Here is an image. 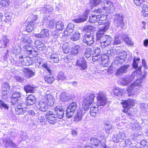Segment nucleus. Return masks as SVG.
Here are the masks:
<instances>
[{"instance_id": "nucleus-29", "label": "nucleus", "mask_w": 148, "mask_h": 148, "mask_svg": "<svg viewBox=\"0 0 148 148\" xmlns=\"http://www.w3.org/2000/svg\"><path fill=\"white\" fill-rule=\"evenodd\" d=\"M98 23L99 25L107 23L106 21L107 16L103 14L98 15Z\"/></svg>"}, {"instance_id": "nucleus-1", "label": "nucleus", "mask_w": 148, "mask_h": 148, "mask_svg": "<svg viewBox=\"0 0 148 148\" xmlns=\"http://www.w3.org/2000/svg\"><path fill=\"white\" fill-rule=\"evenodd\" d=\"M143 82V79L141 77L140 78H139L134 82L132 84L127 87V91L129 96H132L139 92L140 87L142 86Z\"/></svg>"}, {"instance_id": "nucleus-10", "label": "nucleus", "mask_w": 148, "mask_h": 148, "mask_svg": "<svg viewBox=\"0 0 148 148\" xmlns=\"http://www.w3.org/2000/svg\"><path fill=\"white\" fill-rule=\"evenodd\" d=\"M19 61L23 65L29 66L33 64V61L29 58L22 55L19 57Z\"/></svg>"}, {"instance_id": "nucleus-44", "label": "nucleus", "mask_w": 148, "mask_h": 148, "mask_svg": "<svg viewBox=\"0 0 148 148\" xmlns=\"http://www.w3.org/2000/svg\"><path fill=\"white\" fill-rule=\"evenodd\" d=\"M102 0H90V5L92 7H95L102 2Z\"/></svg>"}, {"instance_id": "nucleus-21", "label": "nucleus", "mask_w": 148, "mask_h": 148, "mask_svg": "<svg viewBox=\"0 0 148 148\" xmlns=\"http://www.w3.org/2000/svg\"><path fill=\"white\" fill-rule=\"evenodd\" d=\"M44 101L49 106H52L53 105L54 103V99L53 96L50 94H48Z\"/></svg>"}, {"instance_id": "nucleus-38", "label": "nucleus", "mask_w": 148, "mask_h": 148, "mask_svg": "<svg viewBox=\"0 0 148 148\" xmlns=\"http://www.w3.org/2000/svg\"><path fill=\"white\" fill-rule=\"evenodd\" d=\"M105 36L104 33L103 32H102L99 30V31H98L96 34L97 43H98H98L99 42H98V41H100V39L101 40L102 38L104 36Z\"/></svg>"}, {"instance_id": "nucleus-2", "label": "nucleus", "mask_w": 148, "mask_h": 148, "mask_svg": "<svg viewBox=\"0 0 148 148\" xmlns=\"http://www.w3.org/2000/svg\"><path fill=\"white\" fill-rule=\"evenodd\" d=\"M95 96L94 94H90L86 96L83 100L82 105L84 110H87L91 104L93 103Z\"/></svg>"}, {"instance_id": "nucleus-4", "label": "nucleus", "mask_w": 148, "mask_h": 148, "mask_svg": "<svg viewBox=\"0 0 148 148\" xmlns=\"http://www.w3.org/2000/svg\"><path fill=\"white\" fill-rule=\"evenodd\" d=\"M121 103L123 105V107L125 108L124 110L123 111L129 116H131L132 112L129 109H127L126 108H130V106H134V100L133 99H128L124 101L123 102H121Z\"/></svg>"}, {"instance_id": "nucleus-54", "label": "nucleus", "mask_w": 148, "mask_h": 148, "mask_svg": "<svg viewBox=\"0 0 148 148\" xmlns=\"http://www.w3.org/2000/svg\"><path fill=\"white\" fill-rule=\"evenodd\" d=\"M42 10L44 12L48 13L52 12L53 10V8L50 6L47 5L43 8Z\"/></svg>"}, {"instance_id": "nucleus-25", "label": "nucleus", "mask_w": 148, "mask_h": 148, "mask_svg": "<svg viewBox=\"0 0 148 148\" xmlns=\"http://www.w3.org/2000/svg\"><path fill=\"white\" fill-rule=\"evenodd\" d=\"M39 109L42 112H45L47 110L49 106L44 101H40L38 103Z\"/></svg>"}, {"instance_id": "nucleus-58", "label": "nucleus", "mask_w": 148, "mask_h": 148, "mask_svg": "<svg viewBox=\"0 0 148 148\" xmlns=\"http://www.w3.org/2000/svg\"><path fill=\"white\" fill-rule=\"evenodd\" d=\"M60 34L58 31L55 30L52 32L51 35L55 38H58L60 37Z\"/></svg>"}, {"instance_id": "nucleus-17", "label": "nucleus", "mask_w": 148, "mask_h": 148, "mask_svg": "<svg viewBox=\"0 0 148 148\" xmlns=\"http://www.w3.org/2000/svg\"><path fill=\"white\" fill-rule=\"evenodd\" d=\"M129 67V65L126 64L120 67L116 72V76L121 75L123 74L126 73Z\"/></svg>"}, {"instance_id": "nucleus-30", "label": "nucleus", "mask_w": 148, "mask_h": 148, "mask_svg": "<svg viewBox=\"0 0 148 148\" xmlns=\"http://www.w3.org/2000/svg\"><path fill=\"white\" fill-rule=\"evenodd\" d=\"M35 98L33 95H29L26 100L27 105H29L33 104L35 102Z\"/></svg>"}, {"instance_id": "nucleus-62", "label": "nucleus", "mask_w": 148, "mask_h": 148, "mask_svg": "<svg viewBox=\"0 0 148 148\" xmlns=\"http://www.w3.org/2000/svg\"><path fill=\"white\" fill-rule=\"evenodd\" d=\"M58 78L60 80H64L66 79V77L64 76V74L63 73H60L58 76Z\"/></svg>"}, {"instance_id": "nucleus-9", "label": "nucleus", "mask_w": 148, "mask_h": 148, "mask_svg": "<svg viewBox=\"0 0 148 148\" xmlns=\"http://www.w3.org/2000/svg\"><path fill=\"white\" fill-rule=\"evenodd\" d=\"M26 106V105L24 103H18L15 108L16 114L19 115L24 114L26 111L25 108Z\"/></svg>"}, {"instance_id": "nucleus-34", "label": "nucleus", "mask_w": 148, "mask_h": 148, "mask_svg": "<svg viewBox=\"0 0 148 148\" xmlns=\"http://www.w3.org/2000/svg\"><path fill=\"white\" fill-rule=\"evenodd\" d=\"M47 121L51 124H53L56 122V117L54 116H48L46 118Z\"/></svg>"}, {"instance_id": "nucleus-48", "label": "nucleus", "mask_w": 148, "mask_h": 148, "mask_svg": "<svg viewBox=\"0 0 148 148\" xmlns=\"http://www.w3.org/2000/svg\"><path fill=\"white\" fill-rule=\"evenodd\" d=\"M45 80L47 83L51 84L53 82L54 79L52 75H50L49 76L45 77Z\"/></svg>"}, {"instance_id": "nucleus-24", "label": "nucleus", "mask_w": 148, "mask_h": 148, "mask_svg": "<svg viewBox=\"0 0 148 148\" xmlns=\"http://www.w3.org/2000/svg\"><path fill=\"white\" fill-rule=\"evenodd\" d=\"M98 106L99 105L97 104L95 106L93 105L90 108V112L91 115L92 117H95L98 112Z\"/></svg>"}, {"instance_id": "nucleus-52", "label": "nucleus", "mask_w": 148, "mask_h": 148, "mask_svg": "<svg viewBox=\"0 0 148 148\" xmlns=\"http://www.w3.org/2000/svg\"><path fill=\"white\" fill-rule=\"evenodd\" d=\"M74 31V30L72 29H66L63 33V37H65V36H69Z\"/></svg>"}, {"instance_id": "nucleus-42", "label": "nucleus", "mask_w": 148, "mask_h": 148, "mask_svg": "<svg viewBox=\"0 0 148 148\" xmlns=\"http://www.w3.org/2000/svg\"><path fill=\"white\" fill-rule=\"evenodd\" d=\"M103 24L104 25L101 27L99 30L102 32H106L109 27L110 25V22H107L106 23H103Z\"/></svg>"}, {"instance_id": "nucleus-61", "label": "nucleus", "mask_w": 148, "mask_h": 148, "mask_svg": "<svg viewBox=\"0 0 148 148\" xmlns=\"http://www.w3.org/2000/svg\"><path fill=\"white\" fill-rule=\"evenodd\" d=\"M37 18V15H32L31 17L30 18H31V19L29 22L30 23L32 22L34 24H35V25H36V22H35V21H36Z\"/></svg>"}, {"instance_id": "nucleus-18", "label": "nucleus", "mask_w": 148, "mask_h": 148, "mask_svg": "<svg viewBox=\"0 0 148 148\" xmlns=\"http://www.w3.org/2000/svg\"><path fill=\"white\" fill-rule=\"evenodd\" d=\"M139 60V58H134L133 67L134 68H135L136 70V71L134 72H136V74H137V76L140 75L142 73L141 71V67L140 66L138 68V63Z\"/></svg>"}, {"instance_id": "nucleus-63", "label": "nucleus", "mask_w": 148, "mask_h": 148, "mask_svg": "<svg viewBox=\"0 0 148 148\" xmlns=\"http://www.w3.org/2000/svg\"><path fill=\"white\" fill-rule=\"evenodd\" d=\"M36 44L37 45V47L40 49L44 47V44L41 41H37L36 42Z\"/></svg>"}, {"instance_id": "nucleus-35", "label": "nucleus", "mask_w": 148, "mask_h": 148, "mask_svg": "<svg viewBox=\"0 0 148 148\" xmlns=\"http://www.w3.org/2000/svg\"><path fill=\"white\" fill-rule=\"evenodd\" d=\"M56 27L57 29L62 30L64 28V24L61 21H58L56 23Z\"/></svg>"}, {"instance_id": "nucleus-43", "label": "nucleus", "mask_w": 148, "mask_h": 148, "mask_svg": "<svg viewBox=\"0 0 148 148\" xmlns=\"http://www.w3.org/2000/svg\"><path fill=\"white\" fill-rule=\"evenodd\" d=\"M68 46V43L66 42L64 43L63 45L62 46L63 51L65 53H68L69 51V47Z\"/></svg>"}, {"instance_id": "nucleus-5", "label": "nucleus", "mask_w": 148, "mask_h": 148, "mask_svg": "<svg viewBox=\"0 0 148 148\" xmlns=\"http://www.w3.org/2000/svg\"><path fill=\"white\" fill-rule=\"evenodd\" d=\"M95 36L92 32L88 33L84 37L83 41L88 46H90L95 42Z\"/></svg>"}, {"instance_id": "nucleus-13", "label": "nucleus", "mask_w": 148, "mask_h": 148, "mask_svg": "<svg viewBox=\"0 0 148 148\" xmlns=\"http://www.w3.org/2000/svg\"><path fill=\"white\" fill-rule=\"evenodd\" d=\"M104 3V5L103 7L104 10L106 11H110L111 13H113L115 11L114 8L111 2L106 1Z\"/></svg>"}, {"instance_id": "nucleus-7", "label": "nucleus", "mask_w": 148, "mask_h": 148, "mask_svg": "<svg viewBox=\"0 0 148 148\" xmlns=\"http://www.w3.org/2000/svg\"><path fill=\"white\" fill-rule=\"evenodd\" d=\"M77 106V103L75 102H72L70 104L67 109L66 113V116L68 118H70L73 115Z\"/></svg>"}, {"instance_id": "nucleus-46", "label": "nucleus", "mask_w": 148, "mask_h": 148, "mask_svg": "<svg viewBox=\"0 0 148 148\" xmlns=\"http://www.w3.org/2000/svg\"><path fill=\"white\" fill-rule=\"evenodd\" d=\"M82 112L81 111H78L77 112V114L75 116L74 121L77 122L80 120L82 118Z\"/></svg>"}, {"instance_id": "nucleus-40", "label": "nucleus", "mask_w": 148, "mask_h": 148, "mask_svg": "<svg viewBox=\"0 0 148 148\" xmlns=\"http://www.w3.org/2000/svg\"><path fill=\"white\" fill-rule=\"evenodd\" d=\"M114 94L116 95L121 96L123 95V90L121 88L115 87L114 88Z\"/></svg>"}, {"instance_id": "nucleus-41", "label": "nucleus", "mask_w": 148, "mask_h": 148, "mask_svg": "<svg viewBox=\"0 0 148 148\" xmlns=\"http://www.w3.org/2000/svg\"><path fill=\"white\" fill-rule=\"evenodd\" d=\"M80 36V34L78 32H76L71 37V40L74 41H77L79 39Z\"/></svg>"}, {"instance_id": "nucleus-31", "label": "nucleus", "mask_w": 148, "mask_h": 148, "mask_svg": "<svg viewBox=\"0 0 148 148\" xmlns=\"http://www.w3.org/2000/svg\"><path fill=\"white\" fill-rule=\"evenodd\" d=\"M122 36V39L124 40L125 42L127 44L132 45L133 44L132 42V40L128 37V36L124 34L123 33H121Z\"/></svg>"}, {"instance_id": "nucleus-50", "label": "nucleus", "mask_w": 148, "mask_h": 148, "mask_svg": "<svg viewBox=\"0 0 148 148\" xmlns=\"http://www.w3.org/2000/svg\"><path fill=\"white\" fill-rule=\"evenodd\" d=\"M97 21H98V15H95L89 17V21L90 22L94 23Z\"/></svg>"}, {"instance_id": "nucleus-27", "label": "nucleus", "mask_w": 148, "mask_h": 148, "mask_svg": "<svg viewBox=\"0 0 148 148\" xmlns=\"http://www.w3.org/2000/svg\"><path fill=\"white\" fill-rule=\"evenodd\" d=\"M73 98V97L70 96L69 94L66 92H63L61 94L60 99L63 101H66L72 99Z\"/></svg>"}, {"instance_id": "nucleus-45", "label": "nucleus", "mask_w": 148, "mask_h": 148, "mask_svg": "<svg viewBox=\"0 0 148 148\" xmlns=\"http://www.w3.org/2000/svg\"><path fill=\"white\" fill-rule=\"evenodd\" d=\"M79 45H76L72 47L70 53L72 54L75 55L77 54L79 50Z\"/></svg>"}, {"instance_id": "nucleus-53", "label": "nucleus", "mask_w": 148, "mask_h": 148, "mask_svg": "<svg viewBox=\"0 0 148 148\" xmlns=\"http://www.w3.org/2000/svg\"><path fill=\"white\" fill-rule=\"evenodd\" d=\"M10 3V0H2L0 3V5L2 6L7 7Z\"/></svg>"}, {"instance_id": "nucleus-64", "label": "nucleus", "mask_w": 148, "mask_h": 148, "mask_svg": "<svg viewBox=\"0 0 148 148\" xmlns=\"http://www.w3.org/2000/svg\"><path fill=\"white\" fill-rule=\"evenodd\" d=\"M50 17L49 16H45L42 21L43 22V25H47L48 24V21L50 20Z\"/></svg>"}, {"instance_id": "nucleus-8", "label": "nucleus", "mask_w": 148, "mask_h": 148, "mask_svg": "<svg viewBox=\"0 0 148 148\" xmlns=\"http://www.w3.org/2000/svg\"><path fill=\"white\" fill-rule=\"evenodd\" d=\"M98 103L99 106H104L107 101L106 94L104 93L100 92L97 94Z\"/></svg>"}, {"instance_id": "nucleus-39", "label": "nucleus", "mask_w": 148, "mask_h": 148, "mask_svg": "<svg viewBox=\"0 0 148 148\" xmlns=\"http://www.w3.org/2000/svg\"><path fill=\"white\" fill-rule=\"evenodd\" d=\"M104 127L106 131L108 132L112 130V125L109 121H107L104 123Z\"/></svg>"}, {"instance_id": "nucleus-14", "label": "nucleus", "mask_w": 148, "mask_h": 148, "mask_svg": "<svg viewBox=\"0 0 148 148\" xmlns=\"http://www.w3.org/2000/svg\"><path fill=\"white\" fill-rule=\"evenodd\" d=\"M126 135L123 132H120L118 134H113L112 137V140L114 143H117L121 140L124 139Z\"/></svg>"}, {"instance_id": "nucleus-3", "label": "nucleus", "mask_w": 148, "mask_h": 148, "mask_svg": "<svg viewBox=\"0 0 148 148\" xmlns=\"http://www.w3.org/2000/svg\"><path fill=\"white\" fill-rule=\"evenodd\" d=\"M114 20V25L119 29L121 30L126 28V26L123 22V18L121 15L119 14L115 15Z\"/></svg>"}, {"instance_id": "nucleus-12", "label": "nucleus", "mask_w": 148, "mask_h": 148, "mask_svg": "<svg viewBox=\"0 0 148 148\" xmlns=\"http://www.w3.org/2000/svg\"><path fill=\"white\" fill-rule=\"evenodd\" d=\"M21 96V92L17 91L13 92L11 97V101L12 104H14L16 103Z\"/></svg>"}, {"instance_id": "nucleus-11", "label": "nucleus", "mask_w": 148, "mask_h": 148, "mask_svg": "<svg viewBox=\"0 0 148 148\" xmlns=\"http://www.w3.org/2000/svg\"><path fill=\"white\" fill-rule=\"evenodd\" d=\"M54 113L56 117L62 119L63 117L64 112L62 108L59 106H56L54 108Z\"/></svg>"}, {"instance_id": "nucleus-37", "label": "nucleus", "mask_w": 148, "mask_h": 148, "mask_svg": "<svg viewBox=\"0 0 148 148\" xmlns=\"http://www.w3.org/2000/svg\"><path fill=\"white\" fill-rule=\"evenodd\" d=\"M36 25L32 22L29 23L26 27V31L28 32H31Z\"/></svg>"}, {"instance_id": "nucleus-56", "label": "nucleus", "mask_w": 148, "mask_h": 148, "mask_svg": "<svg viewBox=\"0 0 148 148\" xmlns=\"http://www.w3.org/2000/svg\"><path fill=\"white\" fill-rule=\"evenodd\" d=\"M54 21L52 19L48 21V24L46 25L47 26V27L51 29L54 27Z\"/></svg>"}, {"instance_id": "nucleus-59", "label": "nucleus", "mask_w": 148, "mask_h": 148, "mask_svg": "<svg viewBox=\"0 0 148 148\" xmlns=\"http://www.w3.org/2000/svg\"><path fill=\"white\" fill-rule=\"evenodd\" d=\"M147 143V142L145 140H143L139 143L140 145V147L141 148H143L145 147H148Z\"/></svg>"}, {"instance_id": "nucleus-19", "label": "nucleus", "mask_w": 148, "mask_h": 148, "mask_svg": "<svg viewBox=\"0 0 148 148\" xmlns=\"http://www.w3.org/2000/svg\"><path fill=\"white\" fill-rule=\"evenodd\" d=\"M4 144L7 147H10L12 148H17V145L13 143L12 140L9 138H5L3 139Z\"/></svg>"}, {"instance_id": "nucleus-36", "label": "nucleus", "mask_w": 148, "mask_h": 148, "mask_svg": "<svg viewBox=\"0 0 148 148\" xmlns=\"http://www.w3.org/2000/svg\"><path fill=\"white\" fill-rule=\"evenodd\" d=\"M23 49L25 53L30 55L31 51H32L33 49L31 48L29 45L25 44V45H23Z\"/></svg>"}, {"instance_id": "nucleus-26", "label": "nucleus", "mask_w": 148, "mask_h": 148, "mask_svg": "<svg viewBox=\"0 0 148 148\" xmlns=\"http://www.w3.org/2000/svg\"><path fill=\"white\" fill-rule=\"evenodd\" d=\"M90 143L93 145H95L96 147H98V148H103L102 145L105 144H102L100 141L97 139L95 138H92L90 140Z\"/></svg>"}, {"instance_id": "nucleus-22", "label": "nucleus", "mask_w": 148, "mask_h": 148, "mask_svg": "<svg viewBox=\"0 0 148 148\" xmlns=\"http://www.w3.org/2000/svg\"><path fill=\"white\" fill-rule=\"evenodd\" d=\"M88 11H86L84 13L82 16H81L79 18L73 20V21L76 23H80L84 22L86 21L88 18Z\"/></svg>"}, {"instance_id": "nucleus-23", "label": "nucleus", "mask_w": 148, "mask_h": 148, "mask_svg": "<svg viewBox=\"0 0 148 148\" xmlns=\"http://www.w3.org/2000/svg\"><path fill=\"white\" fill-rule=\"evenodd\" d=\"M76 64L77 65L79 66L83 70H85L87 67L86 62L85 58L82 57L77 60Z\"/></svg>"}, {"instance_id": "nucleus-6", "label": "nucleus", "mask_w": 148, "mask_h": 148, "mask_svg": "<svg viewBox=\"0 0 148 148\" xmlns=\"http://www.w3.org/2000/svg\"><path fill=\"white\" fill-rule=\"evenodd\" d=\"M112 40L111 37L107 35L105 36L102 38L101 40L98 41L99 42L98 45L102 48H104L106 46L109 45Z\"/></svg>"}, {"instance_id": "nucleus-32", "label": "nucleus", "mask_w": 148, "mask_h": 148, "mask_svg": "<svg viewBox=\"0 0 148 148\" xmlns=\"http://www.w3.org/2000/svg\"><path fill=\"white\" fill-rule=\"evenodd\" d=\"M9 41L8 39L7 36L5 35L3 36L2 38L0 40V42L3 45V47H5L7 46V44L8 43Z\"/></svg>"}, {"instance_id": "nucleus-47", "label": "nucleus", "mask_w": 148, "mask_h": 148, "mask_svg": "<svg viewBox=\"0 0 148 148\" xmlns=\"http://www.w3.org/2000/svg\"><path fill=\"white\" fill-rule=\"evenodd\" d=\"M121 34H118L115 36V38L114 42V45H118L121 43L120 39H122Z\"/></svg>"}, {"instance_id": "nucleus-60", "label": "nucleus", "mask_w": 148, "mask_h": 148, "mask_svg": "<svg viewBox=\"0 0 148 148\" xmlns=\"http://www.w3.org/2000/svg\"><path fill=\"white\" fill-rule=\"evenodd\" d=\"M119 51L114 50V51L112 50H110L107 51V54H108L110 56L112 57L114 56V53L116 52L117 53H119Z\"/></svg>"}, {"instance_id": "nucleus-57", "label": "nucleus", "mask_w": 148, "mask_h": 148, "mask_svg": "<svg viewBox=\"0 0 148 148\" xmlns=\"http://www.w3.org/2000/svg\"><path fill=\"white\" fill-rule=\"evenodd\" d=\"M2 90H9L10 89V86L7 82H4L2 85Z\"/></svg>"}, {"instance_id": "nucleus-16", "label": "nucleus", "mask_w": 148, "mask_h": 148, "mask_svg": "<svg viewBox=\"0 0 148 148\" xmlns=\"http://www.w3.org/2000/svg\"><path fill=\"white\" fill-rule=\"evenodd\" d=\"M135 74L136 72H133L131 76L127 75L123 78L121 81L122 84L124 85L128 84L134 78Z\"/></svg>"}, {"instance_id": "nucleus-15", "label": "nucleus", "mask_w": 148, "mask_h": 148, "mask_svg": "<svg viewBox=\"0 0 148 148\" xmlns=\"http://www.w3.org/2000/svg\"><path fill=\"white\" fill-rule=\"evenodd\" d=\"M118 53H118L119 54V55L116 57L115 63L118 64L119 63L121 64L125 61L126 58V53L124 52L123 53H119V52Z\"/></svg>"}, {"instance_id": "nucleus-49", "label": "nucleus", "mask_w": 148, "mask_h": 148, "mask_svg": "<svg viewBox=\"0 0 148 148\" xmlns=\"http://www.w3.org/2000/svg\"><path fill=\"white\" fill-rule=\"evenodd\" d=\"M49 30L47 29H43L40 32L43 38L49 36Z\"/></svg>"}, {"instance_id": "nucleus-33", "label": "nucleus", "mask_w": 148, "mask_h": 148, "mask_svg": "<svg viewBox=\"0 0 148 148\" xmlns=\"http://www.w3.org/2000/svg\"><path fill=\"white\" fill-rule=\"evenodd\" d=\"M24 89L27 93H33L35 90V88L30 85H27L24 87Z\"/></svg>"}, {"instance_id": "nucleus-28", "label": "nucleus", "mask_w": 148, "mask_h": 148, "mask_svg": "<svg viewBox=\"0 0 148 148\" xmlns=\"http://www.w3.org/2000/svg\"><path fill=\"white\" fill-rule=\"evenodd\" d=\"M49 62L51 63H58L60 60L58 55L56 53L51 54L49 57Z\"/></svg>"}, {"instance_id": "nucleus-20", "label": "nucleus", "mask_w": 148, "mask_h": 148, "mask_svg": "<svg viewBox=\"0 0 148 148\" xmlns=\"http://www.w3.org/2000/svg\"><path fill=\"white\" fill-rule=\"evenodd\" d=\"M23 71L24 73V76L28 78H30L35 75V72L28 68H25L23 69Z\"/></svg>"}, {"instance_id": "nucleus-51", "label": "nucleus", "mask_w": 148, "mask_h": 148, "mask_svg": "<svg viewBox=\"0 0 148 148\" xmlns=\"http://www.w3.org/2000/svg\"><path fill=\"white\" fill-rule=\"evenodd\" d=\"M92 51L91 49L87 48L85 51L84 53V56L86 58H89L91 56V54H92Z\"/></svg>"}, {"instance_id": "nucleus-55", "label": "nucleus", "mask_w": 148, "mask_h": 148, "mask_svg": "<svg viewBox=\"0 0 148 148\" xmlns=\"http://www.w3.org/2000/svg\"><path fill=\"white\" fill-rule=\"evenodd\" d=\"M3 108L8 110L9 107L4 102L1 100H0V108L2 109Z\"/></svg>"}]
</instances>
